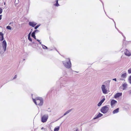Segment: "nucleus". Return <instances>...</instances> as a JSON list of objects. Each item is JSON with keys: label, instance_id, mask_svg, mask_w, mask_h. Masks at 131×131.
Returning <instances> with one entry per match:
<instances>
[{"label": "nucleus", "instance_id": "34", "mask_svg": "<svg viewBox=\"0 0 131 131\" xmlns=\"http://www.w3.org/2000/svg\"><path fill=\"white\" fill-rule=\"evenodd\" d=\"M118 31L120 33H121L123 36H124V35L123 34L122 32H121L118 29Z\"/></svg>", "mask_w": 131, "mask_h": 131}, {"label": "nucleus", "instance_id": "26", "mask_svg": "<svg viewBox=\"0 0 131 131\" xmlns=\"http://www.w3.org/2000/svg\"><path fill=\"white\" fill-rule=\"evenodd\" d=\"M33 101L37 105V103H36V102H37V100H36L35 99H32Z\"/></svg>", "mask_w": 131, "mask_h": 131}, {"label": "nucleus", "instance_id": "21", "mask_svg": "<svg viewBox=\"0 0 131 131\" xmlns=\"http://www.w3.org/2000/svg\"><path fill=\"white\" fill-rule=\"evenodd\" d=\"M59 126L55 127L54 129V131H58L59 129Z\"/></svg>", "mask_w": 131, "mask_h": 131}, {"label": "nucleus", "instance_id": "27", "mask_svg": "<svg viewBox=\"0 0 131 131\" xmlns=\"http://www.w3.org/2000/svg\"><path fill=\"white\" fill-rule=\"evenodd\" d=\"M33 32H34L35 33H38L39 32V30L36 29V30H34Z\"/></svg>", "mask_w": 131, "mask_h": 131}, {"label": "nucleus", "instance_id": "20", "mask_svg": "<svg viewBox=\"0 0 131 131\" xmlns=\"http://www.w3.org/2000/svg\"><path fill=\"white\" fill-rule=\"evenodd\" d=\"M56 3L54 4V5L56 6H59L60 5L58 3V0H56Z\"/></svg>", "mask_w": 131, "mask_h": 131}, {"label": "nucleus", "instance_id": "9", "mask_svg": "<svg viewBox=\"0 0 131 131\" xmlns=\"http://www.w3.org/2000/svg\"><path fill=\"white\" fill-rule=\"evenodd\" d=\"M122 95V93H117L114 96V97L115 99L118 98L121 96Z\"/></svg>", "mask_w": 131, "mask_h": 131}, {"label": "nucleus", "instance_id": "48", "mask_svg": "<svg viewBox=\"0 0 131 131\" xmlns=\"http://www.w3.org/2000/svg\"><path fill=\"white\" fill-rule=\"evenodd\" d=\"M129 93L131 94V91H130Z\"/></svg>", "mask_w": 131, "mask_h": 131}, {"label": "nucleus", "instance_id": "1", "mask_svg": "<svg viewBox=\"0 0 131 131\" xmlns=\"http://www.w3.org/2000/svg\"><path fill=\"white\" fill-rule=\"evenodd\" d=\"M4 34L2 32H0V41H3L2 42V46L3 50H2L1 49L2 48L0 46V53H3L6 50L7 46V43L6 41L4 40Z\"/></svg>", "mask_w": 131, "mask_h": 131}, {"label": "nucleus", "instance_id": "49", "mask_svg": "<svg viewBox=\"0 0 131 131\" xmlns=\"http://www.w3.org/2000/svg\"><path fill=\"white\" fill-rule=\"evenodd\" d=\"M43 127H42V128H41V129H43Z\"/></svg>", "mask_w": 131, "mask_h": 131}, {"label": "nucleus", "instance_id": "54", "mask_svg": "<svg viewBox=\"0 0 131 131\" xmlns=\"http://www.w3.org/2000/svg\"><path fill=\"white\" fill-rule=\"evenodd\" d=\"M131 84V81L129 82Z\"/></svg>", "mask_w": 131, "mask_h": 131}, {"label": "nucleus", "instance_id": "17", "mask_svg": "<svg viewBox=\"0 0 131 131\" xmlns=\"http://www.w3.org/2000/svg\"><path fill=\"white\" fill-rule=\"evenodd\" d=\"M127 84L125 83L122 84V86L123 87V90H124L126 88Z\"/></svg>", "mask_w": 131, "mask_h": 131}, {"label": "nucleus", "instance_id": "22", "mask_svg": "<svg viewBox=\"0 0 131 131\" xmlns=\"http://www.w3.org/2000/svg\"><path fill=\"white\" fill-rule=\"evenodd\" d=\"M40 101L39 100H37L36 102V103H37V105H38L39 106H41L39 104V103H40V101Z\"/></svg>", "mask_w": 131, "mask_h": 131}, {"label": "nucleus", "instance_id": "42", "mask_svg": "<svg viewBox=\"0 0 131 131\" xmlns=\"http://www.w3.org/2000/svg\"><path fill=\"white\" fill-rule=\"evenodd\" d=\"M39 43L42 46V45H43L42 44H41V41H40V42H39Z\"/></svg>", "mask_w": 131, "mask_h": 131}, {"label": "nucleus", "instance_id": "15", "mask_svg": "<svg viewBox=\"0 0 131 131\" xmlns=\"http://www.w3.org/2000/svg\"><path fill=\"white\" fill-rule=\"evenodd\" d=\"M72 109H70V110L68 111L67 112H66L64 113V115L61 117H63L64 116L66 115H67V114L68 113H70V112H71L72 111Z\"/></svg>", "mask_w": 131, "mask_h": 131}, {"label": "nucleus", "instance_id": "46", "mask_svg": "<svg viewBox=\"0 0 131 131\" xmlns=\"http://www.w3.org/2000/svg\"><path fill=\"white\" fill-rule=\"evenodd\" d=\"M107 82H108L109 83L110 82V81L108 80V81H107Z\"/></svg>", "mask_w": 131, "mask_h": 131}, {"label": "nucleus", "instance_id": "14", "mask_svg": "<svg viewBox=\"0 0 131 131\" xmlns=\"http://www.w3.org/2000/svg\"><path fill=\"white\" fill-rule=\"evenodd\" d=\"M72 109H70V110L68 111L67 112H66L64 113V115L61 117H63L64 116L66 115H67V114L68 113H70V112H71L72 111Z\"/></svg>", "mask_w": 131, "mask_h": 131}, {"label": "nucleus", "instance_id": "6", "mask_svg": "<svg viewBox=\"0 0 131 131\" xmlns=\"http://www.w3.org/2000/svg\"><path fill=\"white\" fill-rule=\"evenodd\" d=\"M101 88L102 92L104 94H106L107 93V90L106 89V86L104 84L102 85Z\"/></svg>", "mask_w": 131, "mask_h": 131}, {"label": "nucleus", "instance_id": "51", "mask_svg": "<svg viewBox=\"0 0 131 131\" xmlns=\"http://www.w3.org/2000/svg\"><path fill=\"white\" fill-rule=\"evenodd\" d=\"M5 3H4V5H5Z\"/></svg>", "mask_w": 131, "mask_h": 131}, {"label": "nucleus", "instance_id": "11", "mask_svg": "<svg viewBox=\"0 0 131 131\" xmlns=\"http://www.w3.org/2000/svg\"><path fill=\"white\" fill-rule=\"evenodd\" d=\"M117 101L114 100L113 99L112 100L111 102V106L113 107V106L115 104L117 103Z\"/></svg>", "mask_w": 131, "mask_h": 131}, {"label": "nucleus", "instance_id": "4", "mask_svg": "<svg viewBox=\"0 0 131 131\" xmlns=\"http://www.w3.org/2000/svg\"><path fill=\"white\" fill-rule=\"evenodd\" d=\"M49 116L48 114H45L41 117V122L43 123L46 122L48 119Z\"/></svg>", "mask_w": 131, "mask_h": 131}, {"label": "nucleus", "instance_id": "50", "mask_svg": "<svg viewBox=\"0 0 131 131\" xmlns=\"http://www.w3.org/2000/svg\"><path fill=\"white\" fill-rule=\"evenodd\" d=\"M123 80V79H120V80Z\"/></svg>", "mask_w": 131, "mask_h": 131}, {"label": "nucleus", "instance_id": "12", "mask_svg": "<svg viewBox=\"0 0 131 131\" xmlns=\"http://www.w3.org/2000/svg\"><path fill=\"white\" fill-rule=\"evenodd\" d=\"M105 100V98H103L97 104V106H100L102 105V103L104 102Z\"/></svg>", "mask_w": 131, "mask_h": 131}, {"label": "nucleus", "instance_id": "44", "mask_svg": "<svg viewBox=\"0 0 131 131\" xmlns=\"http://www.w3.org/2000/svg\"><path fill=\"white\" fill-rule=\"evenodd\" d=\"M13 23H10L9 24V25H11V24H13Z\"/></svg>", "mask_w": 131, "mask_h": 131}, {"label": "nucleus", "instance_id": "53", "mask_svg": "<svg viewBox=\"0 0 131 131\" xmlns=\"http://www.w3.org/2000/svg\"><path fill=\"white\" fill-rule=\"evenodd\" d=\"M56 50L58 52H59L58 51V50Z\"/></svg>", "mask_w": 131, "mask_h": 131}, {"label": "nucleus", "instance_id": "16", "mask_svg": "<svg viewBox=\"0 0 131 131\" xmlns=\"http://www.w3.org/2000/svg\"><path fill=\"white\" fill-rule=\"evenodd\" d=\"M119 108H117L114 110L113 112V114H115L118 113L119 112Z\"/></svg>", "mask_w": 131, "mask_h": 131}, {"label": "nucleus", "instance_id": "23", "mask_svg": "<svg viewBox=\"0 0 131 131\" xmlns=\"http://www.w3.org/2000/svg\"><path fill=\"white\" fill-rule=\"evenodd\" d=\"M42 48L44 49H48V47L47 46L43 45H42Z\"/></svg>", "mask_w": 131, "mask_h": 131}, {"label": "nucleus", "instance_id": "43", "mask_svg": "<svg viewBox=\"0 0 131 131\" xmlns=\"http://www.w3.org/2000/svg\"><path fill=\"white\" fill-rule=\"evenodd\" d=\"M36 40H37V41H38L39 42H40V40H39V39H37Z\"/></svg>", "mask_w": 131, "mask_h": 131}, {"label": "nucleus", "instance_id": "5", "mask_svg": "<svg viewBox=\"0 0 131 131\" xmlns=\"http://www.w3.org/2000/svg\"><path fill=\"white\" fill-rule=\"evenodd\" d=\"M67 80L66 79H64L61 82L60 86L61 88L64 86V85H66L67 84Z\"/></svg>", "mask_w": 131, "mask_h": 131}, {"label": "nucleus", "instance_id": "33", "mask_svg": "<svg viewBox=\"0 0 131 131\" xmlns=\"http://www.w3.org/2000/svg\"><path fill=\"white\" fill-rule=\"evenodd\" d=\"M128 80H129V82H131V75L129 77Z\"/></svg>", "mask_w": 131, "mask_h": 131}, {"label": "nucleus", "instance_id": "31", "mask_svg": "<svg viewBox=\"0 0 131 131\" xmlns=\"http://www.w3.org/2000/svg\"><path fill=\"white\" fill-rule=\"evenodd\" d=\"M112 19L113 20V21L114 22V24H115V28L118 30V29L116 28V24H115V21H114V19Z\"/></svg>", "mask_w": 131, "mask_h": 131}, {"label": "nucleus", "instance_id": "25", "mask_svg": "<svg viewBox=\"0 0 131 131\" xmlns=\"http://www.w3.org/2000/svg\"><path fill=\"white\" fill-rule=\"evenodd\" d=\"M40 26V25H38L36 26H35L34 27V29H36Z\"/></svg>", "mask_w": 131, "mask_h": 131}, {"label": "nucleus", "instance_id": "8", "mask_svg": "<svg viewBox=\"0 0 131 131\" xmlns=\"http://www.w3.org/2000/svg\"><path fill=\"white\" fill-rule=\"evenodd\" d=\"M124 53L125 55L128 56H130L131 55V53L127 49H125Z\"/></svg>", "mask_w": 131, "mask_h": 131}, {"label": "nucleus", "instance_id": "29", "mask_svg": "<svg viewBox=\"0 0 131 131\" xmlns=\"http://www.w3.org/2000/svg\"><path fill=\"white\" fill-rule=\"evenodd\" d=\"M28 39L29 40V41H30L32 42V39L30 37H28Z\"/></svg>", "mask_w": 131, "mask_h": 131}, {"label": "nucleus", "instance_id": "38", "mask_svg": "<svg viewBox=\"0 0 131 131\" xmlns=\"http://www.w3.org/2000/svg\"><path fill=\"white\" fill-rule=\"evenodd\" d=\"M48 111L49 112H51V110H50V108H48Z\"/></svg>", "mask_w": 131, "mask_h": 131}, {"label": "nucleus", "instance_id": "2", "mask_svg": "<svg viewBox=\"0 0 131 131\" xmlns=\"http://www.w3.org/2000/svg\"><path fill=\"white\" fill-rule=\"evenodd\" d=\"M62 63L64 67L67 69H70L71 67V64L70 59H66L64 61H62Z\"/></svg>", "mask_w": 131, "mask_h": 131}, {"label": "nucleus", "instance_id": "47", "mask_svg": "<svg viewBox=\"0 0 131 131\" xmlns=\"http://www.w3.org/2000/svg\"><path fill=\"white\" fill-rule=\"evenodd\" d=\"M75 131H78V129H76Z\"/></svg>", "mask_w": 131, "mask_h": 131}, {"label": "nucleus", "instance_id": "32", "mask_svg": "<svg viewBox=\"0 0 131 131\" xmlns=\"http://www.w3.org/2000/svg\"><path fill=\"white\" fill-rule=\"evenodd\" d=\"M3 12V9H2L0 7V14H1Z\"/></svg>", "mask_w": 131, "mask_h": 131}, {"label": "nucleus", "instance_id": "28", "mask_svg": "<svg viewBox=\"0 0 131 131\" xmlns=\"http://www.w3.org/2000/svg\"><path fill=\"white\" fill-rule=\"evenodd\" d=\"M128 72L129 74L131 73V68L128 70Z\"/></svg>", "mask_w": 131, "mask_h": 131}, {"label": "nucleus", "instance_id": "19", "mask_svg": "<svg viewBox=\"0 0 131 131\" xmlns=\"http://www.w3.org/2000/svg\"><path fill=\"white\" fill-rule=\"evenodd\" d=\"M126 73H125L123 74L121 76V77L125 78H126Z\"/></svg>", "mask_w": 131, "mask_h": 131}, {"label": "nucleus", "instance_id": "41", "mask_svg": "<svg viewBox=\"0 0 131 131\" xmlns=\"http://www.w3.org/2000/svg\"><path fill=\"white\" fill-rule=\"evenodd\" d=\"M100 0L102 3V4H103V7H104V6H103L104 4H103V2H102V1L101 0Z\"/></svg>", "mask_w": 131, "mask_h": 131}, {"label": "nucleus", "instance_id": "35", "mask_svg": "<svg viewBox=\"0 0 131 131\" xmlns=\"http://www.w3.org/2000/svg\"><path fill=\"white\" fill-rule=\"evenodd\" d=\"M31 33V31H30L28 35V37H30Z\"/></svg>", "mask_w": 131, "mask_h": 131}, {"label": "nucleus", "instance_id": "18", "mask_svg": "<svg viewBox=\"0 0 131 131\" xmlns=\"http://www.w3.org/2000/svg\"><path fill=\"white\" fill-rule=\"evenodd\" d=\"M35 33L34 32H33L31 34V37L35 39H36V37L35 35Z\"/></svg>", "mask_w": 131, "mask_h": 131}, {"label": "nucleus", "instance_id": "45", "mask_svg": "<svg viewBox=\"0 0 131 131\" xmlns=\"http://www.w3.org/2000/svg\"><path fill=\"white\" fill-rule=\"evenodd\" d=\"M32 44H35V42H34V41H33V42H32Z\"/></svg>", "mask_w": 131, "mask_h": 131}, {"label": "nucleus", "instance_id": "13", "mask_svg": "<svg viewBox=\"0 0 131 131\" xmlns=\"http://www.w3.org/2000/svg\"><path fill=\"white\" fill-rule=\"evenodd\" d=\"M103 115L101 114V113H99V114L97 115H96L95 117L93 119H96L98 118H99L101 117Z\"/></svg>", "mask_w": 131, "mask_h": 131}, {"label": "nucleus", "instance_id": "30", "mask_svg": "<svg viewBox=\"0 0 131 131\" xmlns=\"http://www.w3.org/2000/svg\"><path fill=\"white\" fill-rule=\"evenodd\" d=\"M112 19L113 20V21L114 22V24H115V28L118 30V29L116 28V24H115V21H114V19Z\"/></svg>", "mask_w": 131, "mask_h": 131}, {"label": "nucleus", "instance_id": "10", "mask_svg": "<svg viewBox=\"0 0 131 131\" xmlns=\"http://www.w3.org/2000/svg\"><path fill=\"white\" fill-rule=\"evenodd\" d=\"M37 24V23L33 21L29 22V25L30 26L33 27H35Z\"/></svg>", "mask_w": 131, "mask_h": 131}, {"label": "nucleus", "instance_id": "3", "mask_svg": "<svg viewBox=\"0 0 131 131\" xmlns=\"http://www.w3.org/2000/svg\"><path fill=\"white\" fill-rule=\"evenodd\" d=\"M108 105H106L102 107L100 110L101 112L105 114L109 110Z\"/></svg>", "mask_w": 131, "mask_h": 131}, {"label": "nucleus", "instance_id": "39", "mask_svg": "<svg viewBox=\"0 0 131 131\" xmlns=\"http://www.w3.org/2000/svg\"><path fill=\"white\" fill-rule=\"evenodd\" d=\"M2 17V15H0V20H1V19Z\"/></svg>", "mask_w": 131, "mask_h": 131}, {"label": "nucleus", "instance_id": "40", "mask_svg": "<svg viewBox=\"0 0 131 131\" xmlns=\"http://www.w3.org/2000/svg\"><path fill=\"white\" fill-rule=\"evenodd\" d=\"M124 37V39H123V41H125V36H123Z\"/></svg>", "mask_w": 131, "mask_h": 131}, {"label": "nucleus", "instance_id": "37", "mask_svg": "<svg viewBox=\"0 0 131 131\" xmlns=\"http://www.w3.org/2000/svg\"><path fill=\"white\" fill-rule=\"evenodd\" d=\"M113 80L115 81H116V78H114L113 79Z\"/></svg>", "mask_w": 131, "mask_h": 131}, {"label": "nucleus", "instance_id": "24", "mask_svg": "<svg viewBox=\"0 0 131 131\" xmlns=\"http://www.w3.org/2000/svg\"><path fill=\"white\" fill-rule=\"evenodd\" d=\"M6 28L9 30H11L12 29L11 27L9 26H7L6 27Z\"/></svg>", "mask_w": 131, "mask_h": 131}, {"label": "nucleus", "instance_id": "52", "mask_svg": "<svg viewBox=\"0 0 131 131\" xmlns=\"http://www.w3.org/2000/svg\"><path fill=\"white\" fill-rule=\"evenodd\" d=\"M32 29H31V32L32 31Z\"/></svg>", "mask_w": 131, "mask_h": 131}, {"label": "nucleus", "instance_id": "7", "mask_svg": "<svg viewBox=\"0 0 131 131\" xmlns=\"http://www.w3.org/2000/svg\"><path fill=\"white\" fill-rule=\"evenodd\" d=\"M36 100H37L41 101H40V103H39V104L40 106L42 105L43 103V100L42 97H37Z\"/></svg>", "mask_w": 131, "mask_h": 131}, {"label": "nucleus", "instance_id": "36", "mask_svg": "<svg viewBox=\"0 0 131 131\" xmlns=\"http://www.w3.org/2000/svg\"><path fill=\"white\" fill-rule=\"evenodd\" d=\"M17 75H16L12 79V80H13V79H16L17 77Z\"/></svg>", "mask_w": 131, "mask_h": 131}]
</instances>
